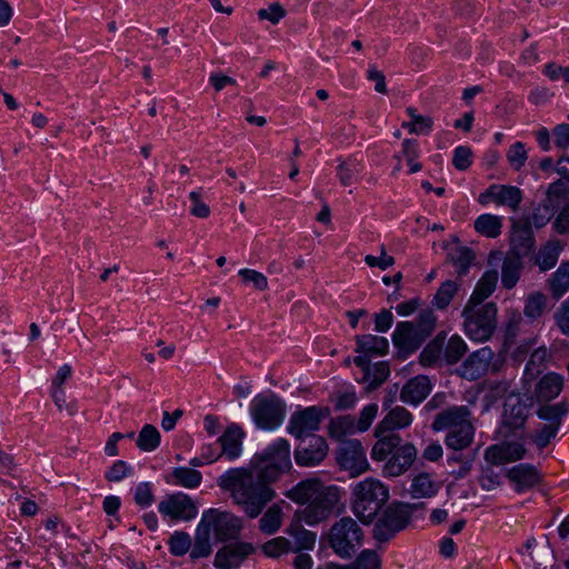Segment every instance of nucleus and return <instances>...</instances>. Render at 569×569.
I'll use <instances>...</instances> for the list:
<instances>
[{"mask_svg": "<svg viewBox=\"0 0 569 569\" xmlns=\"http://www.w3.org/2000/svg\"><path fill=\"white\" fill-rule=\"evenodd\" d=\"M283 496L299 506H305V508L295 511L286 528V533L292 537L295 541L291 552L312 550L317 535L306 529L302 523L316 526L329 519L340 501L339 488L327 486L320 479L313 477L301 480L286 490Z\"/></svg>", "mask_w": 569, "mask_h": 569, "instance_id": "1", "label": "nucleus"}, {"mask_svg": "<svg viewBox=\"0 0 569 569\" xmlns=\"http://www.w3.org/2000/svg\"><path fill=\"white\" fill-rule=\"evenodd\" d=\"M217 486L249 518H257L276 497L271 485L249 462L230 468L217 478Z\"/></svg>", "mask_w": 569, "mask_h": 569, "instance_id": "2", "label": "nucleus"}, {"mask_svg": "<svg viewBox=\"0 0 569 569\" xmlns=\"http://www.w3.org/2000/svg\"><path fill=\"white\" fill-rule=\"evenodd\" d=\"M389 499L388 488L376 478H366L351 489L353 513L363 523H370Z\"/></svg>", "mask_w": 569, "mask_h": 569, "instance_id": "3", "label": "nucleus"}, {"mask_svg": "<svg viewBox=\"0 0 569 569\" xmlns=\"http://www.w3.org/2000/svg\"><path fill=\"white\" fill-rule=\"evenodd\" d=\"M250 463L270 485L274 483L292 468L289 442L282 438L276 440L264 450L256 453Z\"/></svg>", "mask_w": 569, "mask_h": 569, "instance_id": "4", "label": "nucleus"}, {"mask_svg": "<svg viewBox=\"0 0 569 569\" xmlns=\"http://www.w3.org/2000/svg\"><path fill=\"white\" fill-rule=\"evenodd\" d=\"M447 333L439 332L421 351L419 361L423 367L438 363L452 366L458 363L468 351L466 341L458 335H452L446 341Z\"/></svg>", "mask_w": 569, "mask_h": 569, "instance_id": "5", "label": "nucleus"}, {"mask_svg": "<svg viewBox=\"0 0 569 569\" xmlns=\"http://www.w3.org/2000/svg\"><path fill=\"white\" fill-rule=\"evenodd\" d=\"M466 335L475 341H487L497 327V307L493 302L485 305L468 303L462 310Z\"/></svg>", "mask_w": 569, "mask_h": 569, "instance_id": "6", "label": "nucleus"}, {"mask_svg": "<svg viewBox=\"0 0 569 569\" xmlns=\"http://www.w3.org/2000/svg\"><path fill=\"white\" fill-rule=\"evenodd\" d=\"M362 530L350 517L335 522L329 531V545L341 558H351L362 542Z\"/></svg>", "mask_w": 569, "mask_h": 569, "instance_id": "7", "label": "nucleus"}, {"mask_svg": "<svg viewBox=\"0 0 569 569\" xmlns=\"http://www.w3.org/2000/svg\"><path fill=\"white\" fill-rule=\"evenodd\" d=\"M250 413L259 428L271 430L282 423L286 405L273 393L258 395L251 401Z\"/></svg>", "mask_w": 569, "mask_h": 569, "instance_id": "8", "label": "nucleus"}, {"mask_svg": "<svg viewBox=\"0 0 569 569\" xmlns=\"http://www.w3.org/2000/svg\"><path fill=\"white\" fill-rule=\"evenodd\" d=\"M219 541L236 539L242 530V519L230 511L210 508L202 512L199 521Z\"/></svg>", "mask_w": 569, "mask_h": 569, "instance_id": "9", "label": "nucleus"}, {"mask_svg": "<svg viewBox=\"0 0 569 569\" xmlns=\"http://www.w3.org/2000/svg\"><path fill=\"white\" fill-rule=\"evenodd\" d=\"M340 468L349 471L351 477H358L369 469L365 448L359 440L342 441L336 452Z\"/></svg>", "mask_w": 569, "mask_h": 569, "instance_id": "10", "label": "nucleus"}, {"mask_svg": "<svg viewBox=\"0 0 569 569\" xmlns=\"http://www.w3.org/2000/svg\"><path fill=\"white\" fill-rule=\"evenodd\" d=\"M409 520L410 515L405 507L389 506L375 525V538L379 541H388L396 532L405 529Z\"/></svg>", "mask_w": 569, "mask_h": 569, "instance_id": "11", "label": "nucleus"}, {"mask_svg": "<svg viewBox=\"0 0 569 569\" xmlns=\"http://www.w3.org/2000/svg\"><path fill=\"white\" fill-rule=\"evenodd\" d=\"M159 512L173 521H189L196 518L198 508L186 493L177 492L164 497L158 505Z\"/></svg>", "mask_w": 569, "mask_h": 569, "instance_id": "12", "label": "nucleus"}, {"mask_svg": "<svg viewBox=\"0 0 569 569\" xmlns=\"http://www.w3.org/2000/svg\"><path fill=\"white\" fill-rule=\"evenodd\" d=\"M493 351L489 347L480 348L471 352L458 369V375L469 381L477 380L485 376L489 369L498 371V367L492 363Z\"/></svg>", "mask_w": 569, "mask_h": 569, "instance_id": "13", "label": "nucleus"}, {"mask_svg": "<svg viewBox=\"0 0 569 569\" xmlns=\"http://www.w3.org/2000/svg\"><path fill=\"white\" fill-rule=\"evenodd\" d=\"M327 455V441L317 435L308 436L295 450L296 462L301 467H315L323 461Z\"/></svg>", "mask_w": 569, "mask_h": 569, "instance_id": "14", "label": "nucleus"}, {"mask_svg": "<svg viewBox=\"0 0 569 569\" xmlns=\"http://www.w3.org/2000/svg\"><path fill=\"white\" fill-rule=\"evenodd\" d=\"M478 201L482 206L493 202L497 206L508 207L515 212L519 209L522 201V191L515 186L491 184L479 194Z\"/></svg>", "mask_w": 569, "mask_h": 569, "instance_id": "15", "label": "nucleus"}, {"mask_svg": "<svg viewBox=\"0 0 569 569\" xmlns=\"http://www.w3.org/2000/svg\"><path fill=\"white\" fill-rule=\"evenodd\" d=\"M328 413V408L319 407H308L295 412L290 418L288 431L297 438H301L303 435L317 430Z\"/></svg>", "mask_w": 569, "mask_h": 569, "instance_id": "16", "label": "nucleus"}, {"mask_svg": "<svg viewBox=\"0 0 569 569\" xmlns=\"http://www.w3.org/2000/svg\"><path fill=\"white\" fill-rule=\"evenodd\" d=\"M471 411L467 406H453L441 410L435 416L431 429L436 432L459 429L471 425Z\"/></svg>", "mask_w": 569, "mask_h": 569, "instance_id": "17", "label": "nucleus"}, {"mask_svg": "<svg viewBox=\"0 0 569 569\" xmlns=\"http://www.w3.org/2000/svg\"><path fill=\"white\" fill-rule=\"evenodd\" d=\"M530 219H511V254L527 256L535 247V237Z\"/></svg>", "mask_w": 569, "mask_h": 569, "instance_id": "18", "label": "nucleus"}, {"mask_svg": "<svg viewBox=\"0 0 569 569\" xmlns=\"http://www.w3.org/2000/svg\"><path fill=\"white\" fill-rule=\"evenodd\" d=\"M243 437L244 432L239 426L230 425L218 440L221 446V452L214 457L204 456L208 462H213L220 457H226L229 461L237 459L242 452Z\"/></svg>", "mask_w": 569, "mask_h": 569, "instance_id": "19", "label": "nucleus"}, {"mask_svg": "<svg viewBox=\"0 0 569 569\" xmlns=\"http://www.w3.org/2000/svg\"><path fill=\"white\" fill-rule=\"evenodd\" d=\"M252 552L253 547L248 542L224 546L216 553L214 566L218 569H236Z\"/></svg>", "mask_w": 569, "mask_h": 569, "instance_id": "20", "label": "nucleus"}, {"mask_svg": "<svg viewBox=\"0 0 569 569\" xmlns=\"http://www.w3.org/2000/svg\"><path fill=\"white\" fill-rule=\"evenodd\" d=\"M392 341L399 350L411 353L418 350L426 339L413 327V321H401L396 326Z\"/></svg>", "mask_w": 569, "mask_h": 569, "instance_id": "21", "label": "nucleus"}, {"mask_svg": "<svg viewBox=\"0 0 569 569\" xmlns=\"http://www.w3.org/2000/svg\"><path fill=\"white\" fill-rule=\"evenodd\" d=\"M417 458V449L412 443H405L395 450L383 467V473L398 477L406 472Z\"/></svg>", "mask_w": 569, "mask_h": 569, "instance_id": "22", "label": "nucleus"}, {"mask_svg": "<svg viewBox=\"0 0 569 569\" xmlns=\"http://www.w3.org/2000/svg\"><path fill=\"white\" fill-rule=\"evenodd\" d=\"M526 448L519 442H502L490 446L485 451V459L491 465H503L523 458Z\"/></svg>", "mask_w": 569, "mask_h": 569, "instance_id": "23", "label": "nucleus"}, {"mask_svg": "<svg viewBox=\"0 0 569 569\" xmlns=\"http://www.w3.org/2000/svg\"><path fill=\"white\" fill-rule=\"evenodd\" d=\"M507 478L513 483L516 491H526L540 481L538 470L528 463H520L512 467L507 472Z\"/></svg>", "mask_w": 569, "mask_h": 569, "instance_id": "24", "label": "nucleus"}, {"mask_svg": "<svg viewBox=\"0 0 569 569\" xmlns=\"http://www.w3.org/2000/svg\"><path fill=\"white\" fill-rule=\"evenodd\" d=\"M363 167V159L358 153H350L337 159L336 174L341 187L347 188L353 183L356 174Z\"/></svg>", "mask_w": 569, "mask_h": 569, "instance_id": "25", "label": "nucleus"}, {"mask_svg": "<svg viewBox=\"0 0 569 569\" xmlns=\"http://www.w3.org/2000/svg\"><path fill=\"white\" fill-rule=\"evenodd\" d=\"M431 391L430 380L426 376L410 379L401 389L400 399L406 403L418 405L427 398Z\"/></svg>", "mask_w": 569, "mask_h": 569, "instance_id": "26", "label": "nucleus"}, {"mask_svg": "<svg viewBox=\"0 0 569 569\" xmlns=\"http://www.w3.org/2000/svg\"><path fill=\"white\" fill-rule=\"evenodd\" d=\"M412 422V415L403 407L397 406L391 409L387 416L376 427V436L385 431H393L410 426Z\"/></svg>", "mask_w": 569, "mask_h": 569, "instance_id": "27", "label": "nucleus"}, {"mask_svg": "<svg viewBox=\"0 0 569 569\" xmlns=\"http://www.w3.org/2000/svg\"><path fill=\"white\" fill-rule=\"evenodd\" d=\"M563 387V378L555 372L542 377L537 383L535 395L538 401H550L558 397Z\"/></svg>", "mask_w": 569, "mask_h": 569, "instance_id": "28", "label": "nucleus"}, {"mask_svg": "<svg viewBox=\"0 0 569 569\" xmlns=\"http://www.w3.org/2000/svg\"><path fill=\"white\" fill-rule=\"evenodd\" d=\"M473 423L462 426L459 429L449 430L445 437V445L452 451H465L473 442Z\"/></svg>", "mask_w": 569, "mask_h": 569, "instance_id": "29", "label": "nucleus"}, {"mask_svg": "<svg viewBox=\"0 0 569 569\" xmlns=\"http://www.w3.org/2000/svg\"><path fill=\"white\" fill-rule=\"evenodd\" d=\"M476 459V452L453 451L447 459L448 467L451 469L450 473L456 479H461L468 476L472 469Z\"/></svg>", "mask_w": 569, "mask_h": 569, "instance_id": "30", "label": "nucleus"}, {"mask_svg": "<svg viewBox=\"0 0 569 569\" xmlns=\"http://www.w3.org/2000/svg\"><path fill=\"white\" fill-rule=\"evenodd\" d=\"M548 289L555 299H560L569 290V261H562L547 280Z\"/></svg>", "mask_w": 569, "mask_h": 569, "instance_id": "31", "label": "nucleus"}, {"mask_svg": "<svg viewBox=\"0 0 569 569\" xmlns=\"http://www.w3.org/2000/svg\"><path fill=\"white\" fill-rule=\"evenodd\" d=\"M357 348L356 351L365 355H377L383 356L388 352L389 342L386 338L373 336V335H363L358 336Z\"/></svg>", "mask_w": 569, "mask_h": 569, "instance_id": "32", "label": "nucleus"}, {"mask_svg": "<svg viewBox=\"0 0 569 569\" xmlns=\"http://www.w3.org/2000/svg\"><path fill=\"white\" fill-rule=\"evenodd\" d=\"M498 281V272L496 270H489L478 281L468 303L482 305L496 288Z\"/></svg>", "mask_w": 569, "mask_h": 569, "instance_id": "33", "label": "nucleus"}, {"mask_svg": "<svg viewBox=\"0 0 569 569\" xmlns=\"http://www.w3.org/2000/svg\"><path fill=\"white\" fill-rule=\"evenodd\" d=\"M379 439L376 441L371 449V458L376 461H383L399 447L401 438L395 432H390L386 436H378Z\"/></svg>", "mask_w": 569, "mask_h": 569, "instance_id": "34", "label": "nucleus"}, {"mask_svg": "<svg viewBox=\"0 0 569 569\" xmlns=\"http://www.w3.org/2000/svg\"><path fill=\"white\" fill-rule=\"evenodd\" d=\"M521 269V257L510 253L505 258L501 271V282L506 289H512L517 284Z\"/></svg>", "mask_w": 569, "mask_h": 569, "instance_id": "35", "label": "nucleus"}, {"mask_svg": "<svg viewBox=\"0 0 569 569\" xmlns=\"http://www.w3.org/2000/svg\"><path fill=\"white\" fill-rule=\"evenodd\" d=\"M283 521V511L280 503L270 506L259 519V530L266 535L276 533Z\"/></svg>", "mask_w": 569, "mask_h": 569, "instance_id": "36", "label": "nucleus"}, {"mask_svg": "<svg viewBox=\"0 0 569 569\" xmlns=\"http://www.w3.org/2000/svg\"><path fill=\"white\" fill-rule=\"evenodd\" d=\"M328 428L329 435L337 440H342L345 437L359 431L356 425V418L350 415L331 419Z\"/></svg>", "mask_w": 569, "mask_h": 569, "instance_id": "37", "label": "nucleus"}, {"mask_svg": "<svg viewBox=\"0 0 569 569\" xmlns=\"http://www.w3.org/2000/svg\"><path fill=\"white\" fill-rule=\"evenodd\" d=\"M473 227L478 233L487 238H497L501 233L502 218L485 213L475 220Z\"/></svg>", "mask_w": 569, "mask_h": 569, "instance_id": "38", "label": "nucleus"}, {"mask_svg": "<svg viewBox=\"0 0 569 569\" xmlns=\"http://www.w3.org/2000/svg\"><path fill=\"white\" fill-rule=\"evenodd\" d=\"M439 490V485L429 473L422 472L412 479L410 492L413 498H430Z\"/></svg>", "mask_w": 569, "mask_h": 569, "instance_id": "39", "label": "nucleus"}, {"mask_svg": "<svg viewBox=\"0 0 569 569\" xmlns=\"http://www.w3.org/2000/svg\"><path fill=\"white\" fill-rule=\"evenodd\" d=\"M211 533L199 522L194 533V542L190 552V558L196 560L208 557L212 552L210 543Z\"/></svg>", "mask_w": 569, "mask_h": 569, "instance_id": "40", "label": "nucleus"}, {"mask_svg": "<svg viewBox=\"0 0 569 569\" xmlns=\"http://www.w3.org/2000/svg\"><path fill=\"white\" fill-rule=\"evenodd\" d=\"M561 251V247L558 242L552 241L543 246L536 256V263L541 271H548L552 269Z\"/></svg>", "mask_w": 569, "mask_h": 569, "instance_id": "41", "label": "nucleus"}, {"mask_svg": "<svg viewBox=\"0 0 569 569\" xmlns=\"http://www.w3.org/2000/svg\"><path fill=\"white\" fill-rule=\"evenodd\" d=\"M529 416V407L522 402L517 401L513 405H506L505 423L512 429L521 428Z\"/></svg>", "mask_w": 569, "mask_h": 569, "instance_id": "42", "label": "nucleus"}, {"mask_svg": "<svg viewBox=\"0 0 569 569\" xmlns=\"http://www.w3.org/2000/svg\"><path fill=\"white\" fill-rule=\"evenodd\" d=\"M390 375L389 363L379 361L370 366L363 376V381L368 382L367 390L372 391L381 386Z\"/></svg>", "mask_w": 569, "mask_h": 569, "instance_id": "43", "label": "nucleus"}, {"mask_svg": "<svg viewBox=\"0 0 569 569\" xmlns=\"http://www.w3.org/2000/svg\"><path fill=\"white\" fill-rule=\"evenodd\" d=\"M473 258L472 250L462 246L452 248L448 253V260L457 268L459 277L467 273Z\"/></svg>", "mask_w": 569, "mask_h": 569, "instance_id": "44", "label": "nucleus"}, {"mask_svg": "<svg viewBox=\"0 0 569 569\" xmlns=\"http://www.w3.org/2000/svg\"><path fill=\"white\" fill-rule=\"evenodd\" d=\"M161 436L153 425H144L140 430L136 445L141 451L150 452L160 445Z\"/></svg>", "mask_w": 569, "mask_h": 569, "instance_id": "45", "label": "nucleus"}, {"mask_svg": "<svg viewBox=\"0 0 569 569\" xmlns=\"http://www.w3.org/2000/svg\"><path fill=\"white\" fill-rule=\"evenodd\" d=\"M547 296L540 291L529 293L525 301V316L530 319L540 318L547 309Z\"/></svg>", "mask_w": 569, "mask_h": 569, "instance_id": "46", "label": "nucleus"}, {"mask_svg": "<svg viewBox=\"0 0 569 569\" xmlns=\"http://www.w3.org/2000/svg\"><path fill=\"white\" fill-rule=\"evenodd\" d=\"M171 477L174 485L190 489L199 487L202 480L200 471L187 467L174 468Z\"/></svg>", "mask_w": 569, "mask_h": 569, "instance_id": "47", "label": "nucleus"}, {"mask_svg": "<svg viewBox=\"0 0 569 569\" xmlns=\"http://www.w3.org/2000/svg\"><path fill=\"white\" fill-rule=\"evenodd\" d=\"M569 407L566 401L555 405H543L537 410L540 419L549 421L548 425H557L560 427L562 418L568 413Z\"/></svg>", "mask_w": 569, "mask_h": 569, "instance_id": "48", "label": "nucleus"}, {"mask_svg": "<svg viewBox=\"0 0 569 569\" xmlns=\"http://www.w3.org/2000/svg\"><path fill=\"white\" fill-rule=\"evenodd\" d=\"M557 209L558 208H556L553 203L545 199L533 209V212L530 216H525L521 218L530 219V226L533 224L537 229H540L551 220Z\"/></svg>", "mask_w": 569, "mask_h": 569, "instance_id": "49", "label": "nucleus"}, {"mask_svg": "<svg viewBox=\"0 0 569 569\" xmlns=\"http://www.w3.org/2000/svg\"><path fill=\"white\" fill-rule=\"evenodd\" d=\"M460 284L457 281H445L433 296L432 305L439 309H446L459 291Z\"/></svg>", "mask_w": 569, "mask_h": 569, "instance_id": "50", "label": "nucleus"}, {"mask_svg": "<svg viewBox=\"0 0 569 569\" xmlns=\"http://www.w3.org/2000/svg\"><path fill=\"white\" fill-rule=\"evenodd\" d=\"M262 552L270 558H278L292 549V542L284 537H276L261 546Z\"/></svg>", "mask_w": 569, "mask_h": 569, "instance_id": "51", "label": "nucleus"}, {"mask_svg": "<svg viewBox=\"0 0 569 569\" xmlns=\"http://www.w3.org/2000/svg\"><path fill=\"white\" fill-rule=\"evenodd\" d=\"M569 197V178H561L551 183L546 192V200L553 203L556 208Z\"/></svg>", "mask_w": 569, "mask_h": 569, "instance_id": "52", "label": "nucleus"}, {"mask_svg": "<svg viewBox=\"0 0 569 569\" xmlns=\"http://www.w3.org/2000/svg\"><path fill=\"white\" fill-rule=\"evenodd\" d=\"M287 16V10L280 2H272L267 8H260L257 17L260 21H269L271 24H278Z\"/></svg>", "mask_w": 569, "mask_h": 569, "instance_id": "53", "label": "nucleus"}, {"mask_svg": "<svg viewBox=\"0 0 569 569\" xmlns=\"http://www.w3.org/2000/svg\"><path fill=\"white\" fill-rule=\"evenodd\" d=\"M238 274L244 284H252L253 289L258 291H264L268 289V278L262 272L244 268L240 269Z\"/></svg>", "mask_w": 569, "mask_h": 569, "instance_id": "54", "label": "nucleus"}, {"mask_svg": "<svg viewBox=\"0 0 569 569\" xmlns=\"http://www.w3.org/2000/svg\"><path fill=\"white\" fill-rule=\"evenodd\" d=\"M191 538L184 531H176L169 539V549L173 556H183L191 548Z\"/></svg>", "mask_w": 569, "mask_h": 569, "instance_id": "55", "label": "nucleus"}, {"mask_svg": "<svg viewBox=\"0 0 569 569\" xmlns=\"http://www.w3.org/2000/svg\"><path fill=\"white\" fill-rule=\"evenodd\" d=\"M436 322L437 317L432 310L428 309L419 313L418 318L413 322V327L423 336L425 339H427L433 332Z\"/></svg>", "mask_w": 569, "mask_h": 569, "instance_id": "56", "label": "nucleus"}, {"mask_svg": "<svg viewBox=\"0 0 569 569\" xmlns=\"http://www.w3.org/2000/svg\"><path fill=\"white\" fill-rule=\"evenodd\" d=\"M189 199L191 201L190 214L198 219H208L211 216V209L209 204H207L198 191H191L189 193Z\"/></svg>", "mask_w": 569, "mask_h": 569, "instance_id": "57", "label": "nucleus"}, {"mask_svg": "<svg viewBox=\"0 0 569 569\" xmlns=\"http://www.w3.org/2000/svg\"><path fill=\"white\" fill-rule=\"evenodd\" d=\"M407 113L412 119L415 127L411 129V133L413 134H422L428 133L431 131L433 121L431 117L428 116H421L417 113V110L415 108H407Z\"/></svg>", "mask_w": 569, "mask_h": 569, "instance_id": "58", "label": "nucleus"}, {"mask_svg": "<svg viewBox=\"0 0 569 569\" xmlns=\"http://www.w3.org/2000/svg\"><path fill=\"white\" fill-rule=\"evenodd\" d=\"M402 154L410 167V173H416L421 170L422 166L416 161L418 158L417 142L415 140L406 139L402 142Z\"/></svg>", "mask_w": 569, "mask_h": 569, "instance_id": "59", "label": "nucleus"}, {"mask_svg": "<svg viewBox=\"0 0 569 569\" xmlns=\"http://www.w3.org/2000/svg\"><path fill=\"white\" fill-rule=\"evenodd\" d=\"M527 158V151L522 142H516L507 152V159L515 170L521 169L525 166Z\"/></svg>", "mask_w": 569, "mask_h": 569, "instance_id": "60", "label": "nucleus"}, {"mask_svg": "<svg viewBox=\"0 0 569 569\" xmlns=\"http://www.w3.org/2000/svg\"><path fill=\"white\" fill-rule=\"evenodd\" d=\"M357 569H380L381 560L372 550L362 551L352 565Z\"/></svg>", "mask_w": 569, "mask_h": 569, "instance_id": "61", "label": "nucleus"}, {"mask_svg": "<svg viewBox=\"0 0 569 569\" xmlns=\"http://www.w3.org/2000/svg\"><path fill=\"white\" fill-rule=\"evenodd\" d=\"M452 163L456 169L467 170L472 163V150L467 146H459L453 151Z\"/></svg>", "mask_w": 569, "mask_h": 569, "instance_id": "62", "label": "nucleus"}, {"mask_svg": "<svg viewBox=\"0 0 569 569\" xmlns=\"http://www.w3.org/2000/svg\"><path fill=\"white\" fill-rule=\"evenodd\" d=\"M543 74L551 81L562 78L566 84H569V66L563 68L555 62H549L543 68Z\"/></svg>", "mask_w": 569, "mask_h": 569, "instance_id": "63", "label": "nucleus"}, {"mask_svg": "<svg viewBox=\"0 0 569 569\" xmlns=\"http://www.w3.org/2000/svg\"><path fill=\"white\" fill-rule=\"evenodd\" d=\"M555 320L561 332L569 337V297L556 311Z\"/></svg>", "mask_w": 569, "mask_h": 569, "instance_id": "64", "label": "nucleus"}]
</instances>
